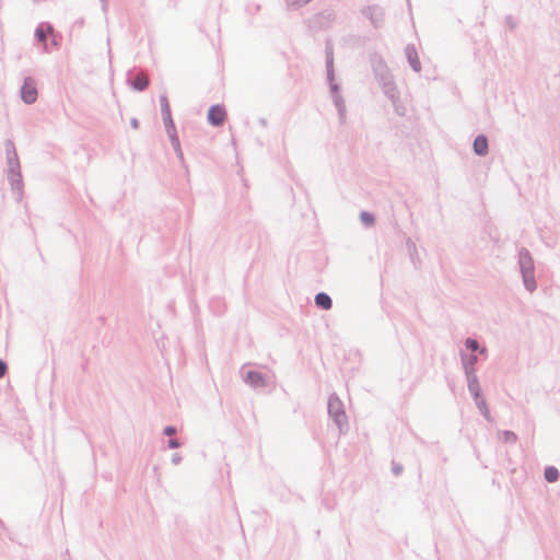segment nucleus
Returning <instances> with one entry per match:
<instances>
[{
  "mask_svg": "<svg viewBox=\"0 0 560 560\" xmlns=\"http://www.w3.org/2000/svg\"><path fill=\"white\" fill-rule=\"evenodd\" d=\"M160 106L163 120L172 118L168 100L165 94L160 96Z\"/></svg>",
  "mask_w": 560,
  "mask_h": 560,
  "instance_id": "18",
  "label": "nucleus"
},
{
  "mask_svg": "<svg viewBox=\"0 0 560 560\" xmlns=\"http://www.w3.org/2000/svg\"><path fill=\"white\" fill-rule=\"evenodd\" d=\"M405 55H406L407 61L410 65V67L412 68V70L415 72H420L421 71V62L419 60L418 52H417L415 45H411V44L407 45L405 48Z\"/></svg>",
  "mask_w": 560,
  "mask_h": 560,
  "instance_id": "11",
  "label": "nucleus"
},
{
  "mask_svg": "<svg viewBox=\"0 0 560 560\" xmlns=\"http://www.w3.org/2000/svg\"><path fill=\"white\" fill-rule=\"evenodd\" d=\"M130 125H131V127H132L133 129H138V128H139V121H138V119H137V118H132V119L130 120Z\"/></svg>",
  "mask_w": 560,
  "mask_h": 560,
  "instance_id": "37",
  "label": "nucleus"
},
{
  "mask_svg": "<svg viewBox=\"0 0 560 560\" xmlns=\"http://www.w3.org/2000/svg\"><path fill=\"white\" fill-rule=\"evenodd\" d=\"M335 19V14L331 11H325L315 18V23L320 27L329 25Z\"/></svg>",
  "mask_w": 560,
  "mask_h": 560,
  "instance_id": "15",
  "label": "nucleus"
},
{
  "mask_svg": "<svg viewBox=\"0 0 560 560\" xmlns=\"http://www.w3.org/2000/svg\"><path fill=\"white\" fill-rule=\"evenodd\" d=\"M163 121H164L165 129H166L168 137L177 135L173 118H168Z\"/></svg>",
  "mask_w": 560,
  "mask_h": 560,
  "instance_id": "27",
  "label": "nucleus"
},
{
  "mask_svg": "<svg viewBox=\"0 0 560 560\" xmlns=\"http://www.w3.org/2000/svg\"><path fill=\"white\" fill-rule=\"evenodd\" d=\"M131 85L137 91H143L148 88L149 80L144 74H138L132 79Z\"/></svg>",
  "mask_w": 560,
  "mask_h": 560,
  "instance_id": "17",
  "label": "nucleus"
},
{
  "mask_svg": "<svg viewBox=\"0 0 560 560\" xmlns=\"http://www.w3.org/2000/svg\"><path fill=\"white\" fill-rule=\"evenodd\" d=\"M311 1L312 0H284L288 9H290V10H298Z\"/></svg>",
  "mask_w": 560,
  "mask_h": 560,
  "instance_id": "22",
  "label": "nucleus"
},
{
  "mask_svg": "<svg viewBox=\"0 0 560 560\" xmlns=\"http://www.w3.org/2000/svg\"><path fill=\"white\" fill-rule=\"evenodd\" d=\"M402 471V467L400 465L393 466V472L398 476Z\"/></svg>",
  "mask_w": 560,
  "mask_h": 560,
  "instance_id": "36",
  "label": "nucleus"
},
{
  "mask_svg": "<svg viewBox=\"0 0 560 560\" xmlns=\"http://www.w3.org/2000/svg\"><path fill=\"white\" fill-rule=\"evenodd\" d=\"M52 32V26L47 24L46 25V31L44 30V26L43 24L37 26L36 27V31H35V36L36 38L39 40V42H43L45 43L46 42V38H47V33H51Z\"/></svg>",
  "mask_w": 560,
  "mask_h": 560,
  "instance_id": "20",
  "label": "nucleus"
},
{
  "mask_svg": "<svg viewBox=\"0 0 560 560\" xmlns=\"http://www.w3.org/2000/svg\"><path fill=\"white\" fill-rule=\"evenodd\" d=\"M501 435V440L504 442V443H516L517 441V435L513 432V431H502L500 433Z\"/></svg>",
  "mask_w": 560,
  "mask_h": 560,
  "instance_id": "24",
  "label": "nucleus"
},
{
  "mask_svg": "<svg viewBox=\"0 0 560 560\" xmlns=\"http://www.w3.org/2000/svg\"><path fill=\"white\" fill-rule=\"evenodd\" d=\"M21 97L25 104H33L37 100V89L32 78H25L21 88Z\"/></svg>",
  "mask_w": 560,
  "mask_h": 560,
  "instance_id": "5",
  "label": "nucleus"
},
{
  "mask_svg": "<svg viewBox=\"0 0 560 560\" xmlns=\"http://www.w3.org/2000/svg\"><path fill=\"white\" fill-rule=\"evenodd\" d=\"M163 432H164L165 435L171 436V435H174L176 433V428L172 427V425H167V427L164 428Z\"/></svg>",
  "mask_w": 560,
  "mask_h": 560,
  "instance_id": "32",
  "label": "nucleus"
},
{
  "mask_svg": "<svg viewBox=\"0 0 560 560\" xmlns=\"http://www.w3.org/2000/svg\"><path fill=\"white\" fill-rule=\"evenodd\" d=\"M174 465H178L182 460V456L178 453H174L171 458Z\"/></svg>",
  "mask_w": 560,
  "mask_h": 560,
  "instance_id": "35",
  "label": "nucleus"
},
{
  "mask_svg": "<svg viewBox=\"0 0 560 560\" xmlns=\"http://www.w3.org/2000/svg\"><path fill=\"white\" fill-rule=\"evenodd\" d=\"M168 138H170L171 144H172L173 149L175 150L177 156L182 160L183 152L180 149V143H179V139H178L177 135L168 137Z\"/></svg>",
  "mask_w": 560,
  "mask_h": 560,
  "instance_id": "25",
  "label": "nucleus"
},
{
  "mask_svg": "<svg viewBox=\"0 0 560 560\" xmlns=\"http://www.w3.org/2000/svg\"><path fill=\"white\" fill-rule=\"evenodd\" d=\"M244 382L254 388L266 387L268 385L267 377L256 371H248L244 376Z\"/></svg>",
  "mask_w": 560,
  "mask_h": 560,
  "instance_id": "10",
  "label": "nucleus"
},
{
  "mask_svg": "<svg viewBox=\"0 0 560 560\" xmlns=\"http://www.w3.org/2000/svg\"><path fill=\"white\" fill-rule=\"evenodd\" d=\"M378 84H382L383 82H386V81H390L393 80V74L390 73V71H386L385 73H382V74H378L375 77Z\"/></svg>",
  "mask_w": 560,
  "mask_h": 560,
  "instance_id": "30",
  "label": "nucleus"
},
{
  "mask_svg": "<svg viewBox=\"0 0 560 560\" xmlns=\"http://www.w3.org/2000/svg\"><path fill=\"white\" fill-rule=\"evenodd\" d=\"M328 415L339 428L340 432L348 429L347 416L343 404L337 394H331L328 398Z\"/></svg>",
  "mask_w": 560,
  "mask_h": 560,
  "instance_id": "3",
  "label": "nucleus"
},
{
  "mask_svg": "<svg viewBox=\"0 0 560 560\" xmlns=\"http://www.w3.org/2000/svg\"><path fill=\"white\" fill-rule=\"evenodd\" d=\"M360 220L365 226H373L375 222L374 215L368 211H362L360 213Z\"/></svg>",
  "mask_w": 560,
  "mask_h": 560,
  "instance_id": "23",
  "label": "nucleus"
},
{
  "mask_svg": "<svg viewBox=\"0 0 560 560\" xmlns=\"http://www.w3.org/2000/svg\"><path fill=\"white\" fill-rule=\"evenodd\" d=\"M225 109L221 105H213L208 112V121L215 127L222 126L225 120Z\"/></svg>",
  "mask_w": 560,
  "mask_h": 560,
  "instance_id": "9",
  "label": "nucleus"
},
{
  "mask_svg": "<svg viewBox=\"0 0 560 560\" xmlns=\"http://www.w3.org/2000/svg\"><path fill=\"white\" fill-rule=\"evenodd\" d=\"M478 362V358L476 354L465 355L462 353V365L465 372V375H476L475 365Z\"/></svg>",
  "mask_w": 560,
  "mask_h": 560,
  "instance_id": "12",
  "label": "nucleus"
},
{
  "mask_svg": "<svg viewBox=\"0 0 560 560\" xmlns=\"http://www.w3.org/2000/svg\"><path fill=\"white\" fill-rule=\"evenodd\" d=\"M544 476L548 482H556L559 479V470L553 466H549L545 469Z\"/></svg>",
  "mask_w": 560,
  "mask_h": 560,
  "instance_id": "21",
  "label": "nucleus"
},
{
  "mask_svg": "<svg viewBox=\"0 0 560 560\" xmlns=\"http://www.w3.org/2000/svg\"><path fill=\"white\" fill-rule=\"evenodd\" d=\"M8 180L10 183L13 194L16 197V200L20 201L23 195V179L21 170L15 172L8 171Z\"/></svg>",
  "mask_w": 560,
  "mask_h": 560,
  "instance_id": "8",
  "label": "nucleus"
},
{
  "mask_svg": "<svg viewBox=\"0 0 560 560\" xmlns=\"http://www.w3.org/2000/svg\"><path fill=\"white\" fill-rule=\"evenodd\" d=\"M474 152L479 156H485L488 154V139L483 135H479L474 140Z\"/></svg>",
  "mask_w": 560,
  "mask_h": 560,
  "instance_id": "13",
  "label": "nucleus"
},
{
  "mask_svg": "<svg viewBox=\"0 0 560 560\" xmlns=\"http://www.w3.org/2000/svg\"><path fill=\"white\" fill-rule=\"evenodd\" d=\"M167 444L170 448H178L180 446V443L177 439H170Z\"/></svg>",
  "mask_w": 560,
  "mask_h": 560,
  "instance_id": "34",
  "label": "nucleus"
},
{
  "mask_svg": "<svg viewBox=\"0 0 560 560\" xmlns=\"http://www.w3.org/2000/svg\"><path fill=\"white\" fill-rule=\"evenodd\" d=\"M466 380H467V387H468V390L470 394L481 390L477 374L468 375V376H466Z\"/></svg>",
  "mask_w": 560,
  "mask_h": 560,
  "instance_id": "19",
  "label": "nucleus"
},
{
  "mask_svg": "<svg viewBox=\"0 0 560 560\" xmlns=\"http://www.w3.org/2000/svg\"><path fill=\"white\" fill-rule=\"evenodd\" d=\"M103 11L107 10V0H101Z\"/></svg>",
  "mask_w": 560,
  "mask_h": 560,
  "instance_id": "39",
  "label": "nucleus"
},
{
  "mask_svg": "<svg viewBox=\"0 0 560 560\" xmlns=\"http://www.w3.org/2000/svg\"><path fill=\"white\" fill-rule=\"evenodd\" d=\"M362 13L365 18H368L370 20V22L372 23V25L375 28H378L383 25L384 12H383L382 8H380L377 5H370V7H366L362 11Z\"/></svg>",
  "mask_w": 560,
  "mask_h": 560,
  "instance_id": "6",
  "label": "nucleus"
},
{
  "mask_svg": "<svg viewBox=\"0 0 560 560\" xmlns=\"http://www.w3.org/2000/svg\"><path fill=\"white\" fill-rule=\"evenodd\" d=\"M504 22H505L506 27L510 31H514L517 27V25H518L517 20L514 16H512V15H506L505 19H504Z\"/></svg>",
  "mask_w": 560,
  "mask_h": 560,
  "instance_id": "29",
  "label": "nucleus"
},
{
  "mask_svg": "<svg viewBox=\"0 0 560 560\" xmlns=\"http://www.w3.org/2000/svg\"><path fill=\"white\" fill-rule=\"evenodd\" d=\"M477 408L479 409V411L481 412V415L487 419V420H491V416H490V410L488 408V405L486 402V400H480L479 402L476 404Z\"/></svg>",
  "mask_w": 560,
  "mask_h": 560,
  "instance_id": "26",
  "label": "nucleus"
},
{
  "mask_svg": "<svg viewBox=\"0 0 560 560\" xmlns=\"http://www.w3.org/2000/svg\"><path fill=\"white\" fill-rule=\"evenodd\" d=\"M315 304L317 307L328 311L332 306V300L327 293L319 292L315 295Z\"/></svg>",
  "mask_w": 560,
  "mask_h": 560,
  "instance_id": "14",
  "label": "nucleus"
},
{
  "mask_svg": "<svg viewBox=\"0 0 560 560\" xmlns=\"http://www.w3.org/2000/svg\"><path fill=\"white\" fill-rule=\"evenodd\" d=\"M475 400V404L479 402L480 400H486L482 396L481 390L470 394Z\"/></svg>",
  "mask_w": 560,
  "mask_h": 560,
  "instance_id": "31",
  "label": "nucleus"
},
{
  "mask_svg": "<svg viewBox=\"0 0 560 560\" xmlns=\"http://www.w3.org/2000/svg\"><path fill=\"white\" fill-rule=\"evenodd\" d=\"M5 154H7V164L8 171H19L21 170L19 156L14 147V143L11 140L5 141Z\"/></svg>",
  "mask_w": 560,
  "mask_h": 560,
  "instance_id": "7",
  "label": "nucleus"
},
{
  "mask_svg": "<svg viewBox=\"0 0 560 560\" xmlns=\"http://www.w3.org/2000/svg\"><path fill=\"white\" fill-rule=\"evenodd\" d=\"M517 265L522 276L524 288L533 293L537 289V281L535 278V262L532 254L525 247L518 250Z\"/></svg>",
  "mask_w": 560,
  "mask_h": 560,
  "instance_id": "2",
  "label": "nucleus"
},
{
  "mask_svg": "<svg viewBox=\"0 0 560 560\" xmlns=\"http://www.w3.org/2000/svg\"><path fill=\"white\" fill-rule=\"evenodd\" d=\"M465 347L472 352H477V350L480 349L479 342L472 338H467L465 340Z\"/></svg>",
  "mask_w": 560,
  "mask_h": 560,
  "instance_id": "28",
  "label": "nucleus"
},
{
  "mask_svg": "<svg viewBox=\"0 0 560 560\" xmlns=\"http://www.w3.org/2000/svg\"><path fill=\"white\" fill-rule=\"evenodd\" d=\"M326 72L327 81L329 83L330 92L332 95L334 104L338 110L339 120L341 124L346 122V103L342 96L339 94V85L335 82V70H334V50L330 44L326 45Z\"/></svg>",
  "mask_w": 560,
  "mask_h": 560,
  "instance_id": "1",
  "label": "nucleus"
},
{
  "mask_svg": "<svg viewBox=\"0 0 560 560\" xmlns=\"http://www.w3.org/2000/svg\"><path fill=\"white\" fill-rule=\"evenodd\" d=\"M372 67H373V71H374V75H378V74H382V73H385L386 71H388V67L387 65L385 63V61L381 58V57H374L372 59Z\"/></svg>",
  "mask_w": 560,
  "mask_h": 560,
  "instance_id": "16",
  "label": "nucleus"
},
{
  "mask_svg": "<svg viewBox=\"0 0 560 560\" xmlns=\"http://www.w3.org/2000/svg\"><path fill=\"white\" fill-rule=\"evenodd\" d=\"M477 352L481 355H487L488 350L487 348L480 346V349H478Z\"/></svg>",
  "mask_w": 560,
  "mask_h": 560,
  "instance_id": "38",
  "label": "nucleus"
},
{
  "mask_svg": "<svg viewBox=\"0 0 560 560\" xmlns=\"http://www.w3.org/2000/svg\"><path fill=\"white\" fill-rule=\"evenodd\" d=\"M380 85L382 88L383 93L392 101L395 113L399 116H404L406 113V108L401 103L400 93L394 79L390 81L383 82Z\"/></svg>",
  "mask_w": 560,
  "mask_h": 560,
  "instance_id": "4",
  "label": "nucleus"
},
{
  "mask_svg": "<svg viewBox=\"0 0 560 560\" xmlns=\"http://www.w3.org/2000/svg\"><path fill=\"white\" fill-rule=\"evenodd\" d=\"M8 371L7 363L2 360H0V378H2Z\"/></svg>",
  "mask_w": 560,
  "mask_h": 560,
  "instance_id": "33",
  "label": "nucleus"
}]
</instances>
